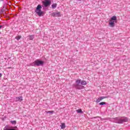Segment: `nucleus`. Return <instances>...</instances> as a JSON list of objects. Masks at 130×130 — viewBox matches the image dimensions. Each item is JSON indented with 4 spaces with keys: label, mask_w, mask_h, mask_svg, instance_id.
I'll list each match as a JSON object with an SVG mask.
<instances>
[{
    "label": "nucleus",
    "mask_w": 130,
    "mask_h": 130,
    "mask_svg": "<svg viewBox=\"0 0 130 130\" xmlns=\"http://www.w3.org/2000/svg\"><path fill=\"white\" fill-rule=\"evenodd\" d=\"M42 5L39 4L35 10L39 17L44 16V11H41V9L43 8V10H48L51 5V0H44L42 2Z\"/></svg>",
    "instance_id": "nucleus-1"
},
{
    "label": "nucleus",
    "mask_w": 130,
    "mask_h": 130,
    "mask_svg": "<svg viewBox=\"0 0 130 130\" xmlns=\"http://www.w3.org/2000/svg\"><path fill=\"white\" fill-rule=\"evenodd\" d=\"M87 85V81L82 80L81 79H77L75 83L72 84V87L76 90H82L85 89V86Z\"/></svg>",
    "instance_id": "nucleus-2"
},
{
    "label": "nucleus",
    "mask_w": 130,
    "mask_h": 130,
    "mask_svg": "<svg viewBox=\"0 0 130 130\" xmlns=\"http://www.w3.org/2000/svg\"><path fill=\"white\" fill-rule=\"evenodd\" d=\"M113 121L115 123H118L119 124H121L123 122H127L128 121V118L123 116V117H117L113 118Z\"/></svg>",
    "instance_id": "nucleus-3"
},
{
    "label": "nucleus",
    "mask_w": 130,
    "mask_h": 130,
    "mask_svg": "<svg viewBox=\"0 0 130 130\" xmlns=\"http://www.w3.org/2000/svg\"><path fill=\"white\" fill-rule=\"evenodd\" d=\"M31 67H43L44 66V61L37 59L30 64Z\"/></svg>",
    "instance_id": "nucleus-4"
},
{
    "label": "nucleus",
    "mask_w": 130,
    "mask_h": 130,
    "mask_svg": "<svg viewBox=\"0 0 130 130\" xmlns=\"http://www.w3.org/2000/svg\"><path fill=\"white\" fill-rule=\"evenodd\" d=\"M117 22V17L115 16H113L111 18V19L109 23V26L111 28L115 26V23Z\"/></svg>",
    "instance_id": "nucleus-5"
},
{
    "label": "nucleus",
    "mask_w": 130,
    "mask_h": 130,
    "mask_svg": "<svg viewBox=\"0 0 130 130\" xmlns=\"http://www.w3.org/2000/svg\"><path fill=\"white\" fill-rule=\"evenodd\" d=\"M3 130H18V127L17 126H10L9 125H6Z\"/></svg>",
    "instance_id": "nucleus-6"
},
{
    "label": "nucleus",
    "mask_w": 130,
    "mask_h": 130,
    "mask_svg": "<svg viewBox=\"0 0 130 130\" xmlns=\"http://www.w3.org/2000/svg\"><path fill=\"white\" fill-rule=\"evenodd\" d=\"M52 17H53L54 18L55 17H59L61 16V14H60V12L57 11L56 12H53L51 14Z\"/></svg>",
    "instance_id": "nucleus-7"
},
{
    "label": "nucleus",
    "mask_w": 130,
    "mask_h": 130,
    "mask_svg": "<svg viewBox=\"0 0 130 130\" xmlns=\"http://www.w3.org/2000/svg\"><path fill=\"white\" fill-rule=\"evenodd\" d=\"M106 98H108V96H100L96 100V103H99V102H100L101 101H102L103 99H106Z\"/></svg>",
    "instance_id": "nucleus-8"
},
{
    "label": "nucleus",
    "mask_w": 130,
    "mask_h": 130,
    "mask_svg": "<svg viewBox=\"0 0 130 130\" xmlns=\"http://www.w3.org/2000/svg\"><path fill=\"white\" fill-rule=\"evenodd\" d=\"M15 100L16 102H22V101H23V96H16L15 98Z\"/></svg>",
    "instance_id": "nucleus-9"
},
{
    "label": "nucleus",
    "mask_w": 130,
    "mask_h": 130,
    "mask_svg": "<svg viewBox=\"0 0 130 130\" xmlns=\"http://www.w3.org/2000/svg\"><path fill=\"white\" fill-rule=\"evenodd\" d=\"M60 126L61 127V129H64V128H66V123H61Z\"/></svg>",
    "instance_id": "nucleus-10"
},
{
    "label": "nucleus",
    "mask_w": 130,
    "mask_h": 130,
    "mask_svg": "<svg viewBox=\"0 0 130 130\" xmlns=\"http://www.w3.org/2000/svg\"><path fill=\"white\" fill-rule=\"evenodd\" d=\"M99 104V105H101V106H103V105H108V104L105 102H102L100 103Z\"/></svg>",
    "instance_id": "nucleus-11"
},
{
    "label": "nucleus",
    "mask_w": 130,
    "mask_h": 130,
    "mask_svg": "<svg viewBox=\"0 0 130 130\" xmlns=\"http://www.w3.org/2000/svg\"><path fill=\"white\" fill-rule=\"evenodd\" d=\"M76 112H77V113H80L81 114H83V113H84V112H83V111L81 109L76 110Z\"/></svg>",
    "instance_id": "nucleus-12"
},
{
    "label": "nucleus",
    "mask_w": 130,
    "mask_h": 130,
    "mask_svg": "<svg viewBox=\"0 0 130 130\" xmlns=\"http://www.w3.org/2000/svg\"><path fill=\"white\" fill-rule=\"evenodd\" d=\"M10 123H11V124H13V125H16V124H17V121L16 120H11L10 121Z\"/></svg>",
    "instance_id": "nucleus-13"
},
{
    "label": "nucleus",
    "mask_w": 130,
    "mask_h": 130,
    "mask_svg": "<svg viewBox=\"0 0 130 130\" xmlns=\"http://www.w3.org/2000/svg\"><path fill=\"white\" fill-rule=\"evenodd\" d=\"M56 7H57V4H56V3H53L51 5L52 9H55V8H56Z\"/></svg>",
    "instance_id": "nucleus-14"
},
{
    "label": "nucleus",
    "mask_w": 130,
    "mask_h": 130,
    "mask_svg": "<svg viewBox=\"0 0 130 130\" xmlns=\"http://www.w3.org/2000/svg\"><path fill=\"white\" fill-rule=\"evenodd\" d=\"M54 112V111H46V113H47V114L49 113L50 114L52 115L53 114Z\"/></svg>",
    "instance_id": "nucleus-15"
},
{
    "label": "nucleus",
    "mask_w": 130,
    "mask_h": 130,
    "mask_svg": "<svg viewBox=\"0 0 130 130\" xmlns=\"http://www.w3.org/2000/svg\"><path fill=\"white\" fill-rule=\"evenodd\" d=\"M28 37L29 40H33L34 39V35H29Z\"/></svg>",
    "instance_id": "nucleus-16"
},
{
    "label": "nucleus",
    "mask_w": 130,
    "mask_h": 130,
    "mask_svg": "<svg viewBox=\"0 0 130 130\" xmlns=\"http://www.w3.org/2000/svg\"><path fill=\"white\" fill-rule=\"evenodd\" d=\"M21 38H22V37L21 36H17L15 37V39L17 40V41H19V40H20Z\"/></svg>",
    "instance_id": "nucleus-17"
},
{
    "label": "nucleus",
    "mask_w": 130,
    "mask_h": 130,
    "mask_svg": "<svg viewBox=\"0 0 130 130\" xmlns=\"http://www.w3.org/2000/svg\"><path fill=\"white\" fill-rule=\"evenodd\" d=\"M5 11H6L5 9H2L0 11V14H3V13H5Z\"/></svg>",
    "instance_id": "nucleus-18"
},
{
    "label": "nucleus",
    "mask_w": 130,
    "mask_h": 130,
    "mask_svg": "<svg viewBox=\"0 0 130 130\" xmlns=\"http://www.w3.org/2000/svg\"><path fill=\"white\" fill-rule=\"evenodd\" d=\"M99 117H99V116L93 117L91 118V119H94L95 118H99Z\"/></svg>",
    "instance_id": "nucleus-19"
},
{
    "label": "nucleus",
    "mask_w": 130,
    "mask_h": 130,
    "mask_svg": "<svg viewBox=\"0 0 130 130\" xmlns=\"http://www.w3.org/2000/svg\"><path fill=\"white\" fill-rule=\"evenodd\" d=\"M2 28H4V25H0V29H2Z\"/></svg>",
    "instance_id": "nucleus-20"
},
{
    "label": "nucleus",
    "mask_w": 130,
    "mask_h": 130,
    "mask_svg": "<svg viewBox=\"0 0 130 130\" xmlns=\"http://www.w3.org/2000/svg\"><path fill=\"white\" fill-rule=\"evenodd\" d=\"M3 77V74L0 73V78H2Z\"/></svg>",
    "instance_id": "nucleus-21"
},
{
    "label": "nucleus",
    "mask_w": 130,
    "mask_h": 130,
    "mask_svg": "<svg viewBox=\"0 0 130 130\" xmlns=\"http://www.w3.org/2000/svg\"><path fill=\"white\" fill-rule=\"evenodd\" d=\"M76 1H77V2H82V1L83 0H76Z\"/></svg>",
    "instance_id": "nucleus-22"
},
{
    "label": "nucleus",
    "mask_w": 130,
    "mask_h": 130,
    "mask_svg": "<svg viewBox=\"0 0 130 130\" xmlns=\"http://www.w3.org/2000/svg\"><path fill=\"white\" fill-rule=\"evenodd\" d=\"M0 2H4V0H0Z\"/></svg>",
    "instance_id": "nucleus-23"
},
{
    "label": "nucleus",
    "mask_w": 130,
    "mask_h": 130,
    "mask_svg": "<svg viewBox=\"0 0 130 130\" xmlns=\"http://www.w3.org/2000/svg\"><path fill=\"white\" fill-rule=\"evenodd\" d=\"M4 9H5V6H3V8Z\"/></svg>",
    "instance_id": "nucleus-24"
},
{
    "label": "nucleus",
    "mask_w": 130,
    "mask_h": 130,
    "mask_svg": "<svg viewBox=\"0 0 130 130\" xmlns=\"http://www.w3.org/2000/svg\"><path fill=\"white\" fill-rule=\"evenodd\" d=\"M2 32H0V34H1Z\"/></svg>",
    "instance_id": "nucleus-25"
}]
</instances>
